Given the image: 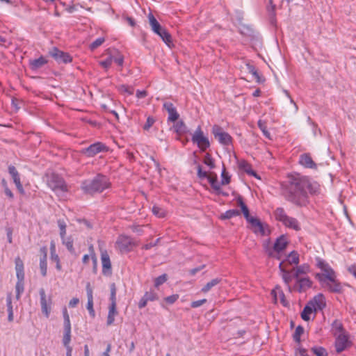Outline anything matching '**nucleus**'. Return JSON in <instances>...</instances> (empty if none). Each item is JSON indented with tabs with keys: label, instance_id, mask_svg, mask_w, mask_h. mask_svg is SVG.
Returning a JSON list of instances; mask_svg holds the SVG:
<instances>
[{
	"label": "nucleus",
	"instance_id": "6e6d98bb",
	"mask_svg": "<svg viewBox=\"0 0 356 356\" xmlns=\"http://www.w3.org/2000/svg\"><path fill=\"white\" fill-rule=\"evenodd\" d=\"M58 225L60 229V235L61 238L65 236L66 234V224L64 220L59 219L58 220Z\"/></svg>",
	"mask_w": 356,
	"mask_h": 356
},
{
	"label": "nucleus",
	"instance_id": "f257e3e1",
	"mask_svg": "<svg viewBox=\"0 0 356 356\" xmlns=\"http://www.w3.org/2000/svg\"><path fill=\"white\" fill-rule=\"evenodd\" d=\"M320 193V186L307 177H292L282 184V194L285 200L298 207H306L309 203V195Z\"/></svg>",
	"mask_w": 356,
	"mask_h": 356
},
{
	"label": "nucleus",
	"instance_id": "864d4df0",
	"mask_svg": "<svg viewBox=\"0 0 356 356\" xmlns=\"http://www.w3.org/2000/svg\"><path fill=\"white\" fill-rule=\"evenodd\" d=\"M168 277L166 274H163L154 280L155 287H159L167 281Z\"/></svg>",
	"mask_w": 356,
	"mask_h": 356
},
{
	"label": "nucleus",
	"instance_id": "9b49d317",
	"mask_svg": "<svg viewBox=\"0 0 356 356\" xmlns=\"http://www.w3.org/2000/svg\"><path fill=\"white\" fill-rule=\"evenodd\" d=\"M107 150L106 146L102 143L97 142L90 145L82 150L83 154L88 157L95 156L98 153Z\"/></svg>",
	"mask_w": 356,
	"mask_h": 356
},
{
	"label": "nucleus",
	"instance_id": "09e8293b",
	"mask_svg": "<svg viewBox=\"0 0 356 356\" xmlns=\"http://www.w3.org/2000/svg\"><path fill=\"white\" fill-rule=\"evenodd\" d=\"M258 127L261 129V131L263 132L264 135L268 138H270V133L267 130V126L265 122L262 120L258 121Z\"/></svg>",
	"mask_w": 356,
	"mask_h": 356
},
{
	"label": "nucleus",
	"instance_id": "b1692460",
	"mask_svg": "<svg viewBox=\"0 0 356 356\" xmlns=\"http://www.w3.org/2000/svg\"><path fill=\"white\" fill-rule=\"evenodd\" d=\"M40 252L42 254V256L40 259V269L41 274L43 277L47 275V248L42 247L40 248Z\"/></svg>",
	"mask_w": 356,
	"mask_h": 356
},
{
	"label": "nucleus",
	"instance_id": "f8f14e48",
	"mask_svg": "<svg viewBox=\"0 0 356 356\" xmlns=\"http://www.w3.org/2000/svg\"><path fill=\"white\" fill-rule=\"evenodd\" d=\"M8 172L9 175L10 176V177L12 178L13 183L15 184V186H16L17 189L18 190L19 193L22 195H24L25 191H24L22 184L21 183L20 175L18 172L16 168L13 165H8Z\"/></svg>",
	"mask_w": 356,
	"mask_h": 356
},
{
	"label": "nucleus",
	"instance_id": "423d86ee",
	"mask_svg": "<svg viewBox=\"0 0 356 356\" xmlns=\"http://www.w3.org/2000/svg\"><path fill=\"white\" fill-rule=\"evenodd\" d=\"M274 216L277 220L281 222L288 228L293 229L296 231L300 229V225L298 220L295 218L287 216L282 207L277 208L274 211Z\"/></svg>",
	"mask_w": 356,
	"mask_h": 356
},
{
	"label": "nucleus",
	"instance_id": "ea45409f",
	"mask_svg": "<svg viewBox=\"0 0 356 356\" xmlns=\"http://www.w3.org/2000/svg\"><path fill=\"white\" fill-rule=\"evenodd\" d=\"M174 129L178 134H183L187 132L188 129L183 121H179L174 125Z\"/></svg>",
	"mask_w": 356,
	"mask_h": 356
},
{
	"label": "nucleus",
	"instance_id": "bf43d9fd",
	"mask_svg": "<svg viewBox=\"0 0 356 356\" xmlns=\"http://www.w3.org/2000/svg\"><path fill=\"white\" fill-rule=\"evenodd\" d=\"M1 183L3 184V186L4 187V193L6 196H8L10 199H13L14 195L10 189H9L7 186V183L5 181L4 179L1 180Z\"/></svg>",
	"mask_w": 356,
	"mask_h": 356
},
{
	"label": "nucleus",
	"instance_id": "69168bd1",
	"mask_svg": "<svg viewBox=\"0 0 356 356\" xmlns=\"http://www.w3.org/2000/svg\"><path fill=\"white\" fill-rule=\"evenodd\" d=\"M178 298H179V295L173 294L172 296L165 298L164 300L167 303L172 305V304L175 303L178 300Z\"/></svg>",
	"mask_w": 356,
	"mask_h": 356
},
{
	"label": "nucleus",
	"instance_id": "0e129e2a",
	"mask_svg": "<svg viewBox=\"0 0 356 356\" xmlns=\"http://www.w3.org/2000/svg\"><path fill=\"white\" fill-rule=\"evenodd\" d=\"M197 177L200 179H204L208 178L209 175H208V173L206 171H203L202 169V166L200 165H197Z\"/></svg>",
	"mask_w": 356,
	"mask_h": 356
},
{
	"label": "nucleus",
	"instance_id": "bb28decb",
	"mask_svg": "<svg viewBox=\"0 0 356 356\" xmlns=\"http://www.w3.org/2000/svg\"><path fill=\"white\" fill-rule=\"evenodd\" d=\"M15 270L17 280H24V264L19 257L15 259Z\"/></svg>",
	"mask_w": 356,
	"mask_h": 356
},
{
	"label": "nucleus",
	"instance_id": "680f3d73",
	"mask_svg": "<svg viewBox=\"0 0 356 356\" xmlns=\"http://www.w3.org/2000/svg\"><path fill=\"white\" fill-rule=\"evenodd\" d=\"M221 177H222V180H221L222 185H226L230 182V177L226 173L225 169H223L222 174H221Z\"/></svg>",
	"mask_w": 356,
	"mask_h": 356
},
{
	"label": "nucleus",
	"instance_id": "473e14b6",
	"mask_svg": "<svg viewBox=\"0 0 356 356\" xmlns=\"http://www.w3.org/2000/svg\"><path fill=\"white\" fill-rule=\"evenodd\" d=\"M314 312V308L309 304L307 303L302 312H301V318L305 321H308L310 320V314L312 313H313Z\"/></svg>",
	"mask_w": 356,
	"mask_h": 356
},
{
	"label": "nucleus",
	"instance_id": "7ed1b4c3",
	"mask_svg": "<svg viewBox=\"0 0 356 356\" xmlns=\"http://www.w3.org/2000/svg\"><path fill=\"white\" fill-rule=\"evenodd\" d=\"M111 186L108 178L102 175L98 174L92 179H88L81 182V188L84 193L93 195L102 193Z\"/></svg>",
	"mask_w": 356,
	"mask_h": 356
},
{
	"label": "nucleus",
	"instance_id": "6ab92c4d",
	"mask_svg": "<svg viewBox=\"0 0 356 356\" xmlns=\"http://www.w3.org/2000/svg\"><path fill=\"white\" fill-rule=\"evenodd\" d=\"M163 108L168 113V121L175 122L179 118V114L177 111L176 107L174 104L170 102H165L163 103Z\"/></svg>",
	"mask_w": 356,
	"mask_h": 356
},
{
	"label": "nucleus",
	"instance_id": "e433bc0d",
	"mask_svg": "<svg viewBox=\"0 0 356 356\" xmlns=\"http://www.w3.org/2000/svg\"><path fill=\"white\" fill-rule=\"evenodd\" d=\"M241 214V212L237 209H229L225 213H222L220 218L222 220L230 219L233 217L238 216Z\"/></svg>",
	"mask_w": 356,
	"mask_h": 356
},
{
	"label": "nucleus",
	"instance_id": "c85d7f7f",
	"mask_svg": "<svg viewBox=\"0 0 356 356\" xmlns=\"http://www.w3.org/2000/svg\"><path fill=\"white\" fill-rule=\"evenodd\" d=\"M287 245V241L284 236L279 237L274 243L273 249L275 251L280 252L284 250Z\"/></svg>",
	"mask_w": 356,
	"mask_h": 356
},
{
	"label": "nucleus",
	"instance_id": "49530a36",
	"mask_svg": "<svg viewBox=\"0 0 356 356\" xmlns=\"http://www.w3.org/2000/svg\"><path fill=\"white\" fill-rule=\"evenodd\" d=\"M110 290H111V296L110 301L111 304H114L116 305V286L115 283H112L110 284Z\"/></svg>",
	"mask_w": 356,
	"mask_h": 356
},
{
	"label": "nucleus",
	"instance_id": "39448f33",
	"mask_svg": "<svg viewBox=\"0 0 356 356\" xmlns=\"http://www.w3.org/2000/svg\"><path fill=\"white\" fill-rule=\"evenodd\" d=\"M149 23L152 31L159 35L162 40L168 46L172 43V37L168 31L162 27L159 22L156 20L152 13H149L147 16Z\"/></svg>",
	"mask_w": 356,
	"mask_h": 356
},
{
	"label": "nucleus",
	"instance_id": "3c124183",
	"mask_svg": "<svg viewBox=\"0 0 356 356\" xmlns=\"http://www.w3.org/2000/svg\"><path fill=\"white\" fill-rule=\"evenodd\" d=\"M303 332H304V328L300 325L298 326L296 328V330H295V332L293 334L294 341L296 342H300V336L303 334Z\"/></svg>",
	"mask_w": 356,
	"mask_h": 356
},
{
	"label": "nucleus",
	"instance_id": "4c0bfd02",
	"mask_svg": "<svg viewBox=\"0 0 356 356\" xmlns=\"http://www.w3.org/2000/svg\"><path fill=\"white\" fill-rule=\"evenodd\" d=\"M24 280H17V282L15 285L17 300H19L20 298L22 293L24 292Z\"/></svg>",
	"mask_w": 356,
	"mask_h": 356
},
{
	"label": "nucleus",
	"instance_id": "c756f323",
	"mask_svg": "<svg viewBox=\"0 0 356 356\" xmlns=\"http://www.w3.org/2000/svg\"><path fill=\"white\" fill-rule=\"evenodd\" d=\"M294 278L300 277L301 275H305L309 272V266L307 264L298 266L296 268H293Z\"/></svg>",
	"mask_w": 356,
	"mask_h": 356
},
{
	"label": "nucleus",
	"instance_id": "20e7f679",
	"mask_svg": "<svg viewBox=\"0 0 356 356\" xmlns=\"http://www.w3.org/2000/svg\"><path fill=\"white\" fill-rule=\"evenodd\" d=\"M47 185L58 196L63 197L68 191V187L63 178L56 173L47 175Z\"/></svg>",
	"mask_w": 356,
	"mask_h": 356
},
{
	"label": "nucleus",
	"instance_id": "13d9d810",
	"mask_svg": "<svg viewBox=\"0 0 356 356\" xmlns=\"http://www.w3.org/2000/svg\"><path fill=\"white\" fill-rule=\"evenodd\" d=\"M119 90L122 92H126L130 95L134 94V88L131 87V86H128L127 85L120 86Z\"/></svg>",
	"mask_w": 356,
	"mask_h": 356
},
{
	"label": "nucleus",
	"instance_id": "58836bf2",
	"mask_svg": "<svg viewBox=\"0 0 356 356\" xmlns=\"http://www.w3.org/2000/svg\"><path fill=\"white\" fill-rule=\"evenodd\" d=\"M6 304H7V312H8V320L9 322H12L13 321V310L12 305L11 296H8L6 298Z\"/></svg>",
	"mask_w": 356,
	"mask_h": 356
},
{
	"label": "nucleus",
	"instance_id": "a19ab883",
	"mask_svg": "<svg viewBox=\"0 0 356 356\" xmlns=\"http://www.w3.org/2000/svg\"><path fill=\"white\" fill-rule=\"evenodd\" d=\"M111 55L113 56V62H115L120 67L123 65L124 57L118 50H115L113 54Z\"/></svg>",
	"mask_w": 356,
	"mask_h": 356
},
{
	"label": "nucleus",
	"instance_id": "79ce46f5",
	"mask_svg": "<svg viewBox=\"0 0 356 356\" xmlns=\"http://www.w3.org/2000/svg\"><path fill=\"white\" fill-rule=\"evenodd\" d=\"M247 67H248V70L249 72L251 73L253 75V76L257 80V81L259 82V83H261V77L259 74L256 67L254 65H250V64L247 65Z\"/></svg>",
	"mask_w": 356,
	"mask_h": 356
},
{
	"label": "nucleus",
	"instance_id": "5701e85b",
	"mask_svg": "<svg viewBox=\"0 0 356 356\" xmlns=\"http://www.w3.org/2000/svg\"><path fill=\"white\" fill-rule=\"evenodd\" d=\"M242 18H243L242 13H238V19L240 22V25L238 26V31H239L241 35L247 36V37H250V38L253 37L254 30L250 26H248V25H245L243 24H241V21Z\"/></svg>",
	"mask_w": 356,
	"mask_h": 356
},
{
	"label": "nucleus",
	"instance_id": "7c9ffc66",
	"mask_svg": "<svg viewBox=\"0 0 356 356\" xmlns=\"http://www.w3.org/2000/svg\"><path fill=\"white\" fill-rule=\"evenodd\" d=\"M118 314L116 305L114 304H110L108 307V314L107 317V325H111L113 323L115 320V316Z\"/></svg>",
	"mask_w": 356,
	"mask_h": 356
},
{
	"label": "nucleus",
	"instance_id": "8fccbe9b",
	"mask_svg": "<svg viewBox=\"0 0 356 356\" xmlns=\"http://www.w3.org/2000/svg\"><path fill=\"white\" fill-rule=\"evenodd\" d=\"M113 63V56L110 55L107 58L99 62V65L107 70Z\"/></svg>",
	"mask_w": 356,
	"mask_h": 356
},
{
	"label": "nucleus",
	"instance_id": "0eeeda50",
	"mask_svg": "<svg viewBox=\"0 0 356 356\" xmlns=\"http://www.w3.org/2000/svg\"><path fill=\"white\" fill-rule=\"evenodd\" d=\"M192 142L197 144L201 151L204 152L210 147L209 138L204 135L200 126H198L192 136Z\"/></svg>",
	"mask_w": 356,
	"mask_h": 356
},
{
	"label": "nucleus",
	"instance_id": "a211bd4d",
	"mask_svg": "<svg viewBox=\"0 0 356 356\" xmlns=\"http://www.w3.org/2000/svg\"><path fill=\"white\" fill-rule=\"evenodd\" d=\"M247 222L250 224L251 228L254 233H259L262 236L266 235L264 225L259 218L252 216Z\"/></svg>",
	"mask_w": 356,
	"mask_h": 356
},
{
	"label": "nucleus",
	"instance_id": "c9c22d12",
	"mask_svg": "<svg viewBox=\"0 0 356 356\" xmlns=\"http://www.w3.org/2000/svg\"><path fill=\"white\" fill-rule=\"evenodd\" d=\"M152 213L154 216H156L158 218H164L166 216V211L158 206V205H154L152 209Z\"/></svg>",
	"mask_w": 356,
	"mask_h": 356
},
{
	"label": "nucleus",
	"instance_id": "a18cd8bd",
	"mask_svg": "<svg viewBox=\"0 0 356 356\" xmlns=\"http://www.w3.org/2000/svg\"><path fill=\"white\" fill-rule=\"evenodd\" d=\"M203 162L205 165L209 166L210 169H213L215 168L214 161L209 153L205 154Z\"/></svg>",
	"mask_w": 356,
	"mask_h": 356
},
{
	"label": "nucleus",
	"instance_id": "ddd939ff",
	"mask_svg": "<svg viewBox=\"0 0 356 356\" xmlns=\"http://www.w3.org/2000/svg\"><path fill=\"white\" fill-rule=\"evenodd\" d=\"M101 252V261L102 265V273L104 275H111L112 273L111 270V262L108 253L106 250L100 249Z\"/></svg>",
	"mask_w": 356,
	"mask_h": 356
},
{
	"label": "nucleus",
	"instance_id": "1a4fd4ad",
	"mask_svg": "<svg viewBox=\"0 0 356 356\" xmlns=\"http://www.w3.org/2000/svg\"><path fill=\"white\" fill-rule=\"evenodd\" d=\"M39 294L42 312L47 318H49L52 305L51 298L50 297L47 298L45 291L42 288L40 289Z\"/></svg>",
	"mask_w": 356,
	"mask_h": 356
},
{
	"label": "nucleus",
	"instance_id": "37998d69",
	"mask_svg": "<svg viewBox=\"0 0 356 356\" xmlns=\"http://www.w3.org/2000/svg\"><path fill=\"white\" fill-rule=\"evenodd\" d=\"M63 245H65L67 249L72 253L74 252V249L73 247V241L71 238H65L64 236L63 238H61Z\"/></svg>",
	"mask_w": 356,
	"mask_h": 356
},
{
	"label": "nucleus",
	"instance_id": "cd10ccee",
	"mask_svg": "<svg viewBox=\"0 0 356 356\" xmlns=\"http://www.w3.org/2000/svg\"><path fill=\"white\" fill-rule=\"evenodd\" d=\"M284 266L288 268L289 265H298L299 263V254L295 251H292L284 261Z\"/></svg>",
	"mask_w": 356,
	"mask_h": 356
},
{
	"label": "nucleus",
	"instance_id": "4d7b16f0",
	"mask_svg": "<svg viewBox=\"0 0 356 356\" xmlns=\"http://www.w3.org/2000/svg\"><path fill=\"white\" fill-rule=\"evenodd\" d=\"M144 297L146 298V300L148 302L149 301H154L158 299L157 294L153 291H149L146 292L144 294Z\"/></svg>",
	"mask_w": 356,
	"mask_h": 356
},
{
	"label": "nucleus",
	"instance_id": "c03bdc74",
	"mask_svg": "<svg viewBox=\"0 0 356 356\" xmlns=\"http://www.w3.org/2000/svg\"><path fill=\"white\" fill-rule=\"evenodd\" d=\"M312 351L316 356H327L326 350L321 346L313 347Z\"/></svg>",
	"mask_w": 356,
	"mask_h": 356
},
{
	"label": "nucleus",
	"instance_id": "aec40b11",
	"mask_svg": "<svg viewBox=\"0 0 356 356\" xmlns=\"http://www.w3.org/2000/svg\"><path fill=\"white\" fill-rule=\"evenodd\" d=\"M86 293H87V298H88V302H87L86 307L89 312L90 316L94 318L95 316V312L93 309L92 289L91 288L90 283H88L86 284Z\"/></svg>",
	"mask_w": 356,
	"mask_h": 356
},
{
	"label": "nucleus",
	"instance_id": "052dcab7",
	"mask_svg": "<svg viewBox=\"0 0 356 356\" xmlns=\"http://www.w3.org/2000/svg\"><path fill=\"white\" fill-rule=\"evenodd\" d=\"M154 122H155L154 118L152 116H149L147 119L146 123L143 126V129L146 130V131L149 130L150 129V127L154 124Z\"/></svg>",
	"mask_w": 356,
	"mask_h": 356
},
{
	"label": "nucleus",
	"instance_id": "5fc2aeb1",
	"mask_svg": "<svg viewBox=\"0 0 356 356\" xmlns=\"http://www.w3.org/2000/svg\"><path fill=\"white\" fill-rule=\"evenodd\" d=\"M105 41L104 38H98L95 41H93L90 44V49L91 50H95L97 47H99L100 45L103 44V42Z\"/></svg>",
	"mask_w": 356,
	"mask_h": 356
},
{
	"label": "nucleus",
	"instance_id": "4468645a",
	"mask_svg": "<svg viewBox=\"0 0 356 356\" xmlns=\"http://www.w3.org/2000/svg\"><path fill=\"white\" fill-rule=\"evenodd\" d=\"M116 243L122 252H129L134 245L132 238L124 235L118 237Z\"/></svg>",
	"mask_w": 356,
	"mask_h": 356
},
{
	"label": "nucleus",
	"instance_id": "603ef678",
	"mask_svg": "<svg viewBox=\"0 0 356 356\" xmlns=\"http://www.w3.org/2000/svg\"><path fill=\"white\" fill-rule=\"evenodd\" d=\"M332 327L335 330V335H338L339 333H344L343 325L339 321H335L332 324Z\"/></svg>",
	"mask_w": 356,
	"mask_h": 356
},
{
	"label": "nucleus",
	"instance_id": "9d476101",
	"mask_svg": "<svg viewBox=\"0 0 356 356\" xmlns=\"http://www.w3.org/2000/svg\"><path fill=\"white\" fill-rule=\"evenodd\" d=\"M295 279L296 281L292 289L293 291L299 293H303L310 289L312 286V282L309 277H298Z\"/></svg>",
	"mask_w": 356,
	"mask_h": 356
},
{
	"label": "nucleus",
	"instance_id": "338daca9",
	"mask_svg": "<svg viewBox=\"0 0 356 356\" xmlns=\"http://www.w3.org/2000/svg\"><path fill=\"white\" fill-rule=\"evenodd\" d=\"M207 299H202L196 301H193L191 302V307L197 308L202 306L203 304L207 302Z\"/></svg>",
	"mask_w": 356,
	"mask_h": 356
},
{
	"label": "nucleus",
	"instance_id": "a878e982",
	"mask_svg": "<svg viewBox=\"0 0 356 356\" xmlns=\"http://www.w3.org/2000/svg\"><path fill=\"white\" fill-rule=\"evenodd\" d=\"M47 63V59L43 56H40L37 59L30 60L29 66L32 70L35 71L42 67Z\"/></svg>",
	"mask_w": 356,
	"mask_h": 356
},
{
	"label": "nucleus",
	"instance_id": "f03ea898",
	"mask_svg": "<svg viewBox=\"0 0 356 356\" xmlns=\"http://www.w3.org/2000/svg\"><path fill=\"white\" fill-rule=\"evenodd\" d=\"M316 266L323 271V273H317L316 275L321 284L331 292H340L342 287L337 281L336 273L331 266L321 259H317Z\"/></svg>",
	"mask_w": 356,
	"mask_h": 356
},
{
	"label": "nucleus",
	"instance_id": "72a5a7b5",
	"mask_svg": "<svg viewBox=\"0 0 356 356\" xmlns=\"http://www.w3.org/2000/svg\"><path fill=\"white\" fill-rule=\"evenodd\" d=\"M240 168L243 170L248 175L254 176L257 179H260L257 173L252 169L251 165L245 161H242L240 163Z\"/></svg>",
	"mask_w": 356,
	"mask_h": 356
},
{
	"label": "nucleus",
	"instance_id": "6e6552de",
	"mask_svg": "<svg viewBox=\"0 0 356 356\" xmlns=\"http://www.w3.org/2000/svg\"><path fill=\"white\" fill-rule=\"evenodd\" d=\"M212 134L214 138L222 145H229L232 144V138L231 136L223 131L222 128L217 124L212 127Z\"/></svg>",
	"mask_w": 356,
	"mask_h": 356
},
{
	"label": "nucleus",
	"instance_id": "e2e57ef3",
	"mask_svg": "<svg viewBox=\"0 0 356 356\" xmlns=\"http://www.w3.org/2000/svg\"><path fill=\"white\" fill-rule=\"evenodd\" d=\"M51 259L52 261L55 262L56 263V268L58 270H61V265H60V259H59V257L57 254H52V255H51Z\"/></svg>",
	"mask_w": 356,
	"mask_h": 356
},
{
	"label": "nucleus",
	"instance_id": "f3484780",
	"mask_svg": "<svg viewBox=\"0 0 356 356\" xmlns=\"http://www.w3.org/2000/svg\"><path fill=\"white\" fill-rule=\"evenodd\" d=\"M308 303L314 308V312L323 310L326 306L325 298L321 293L314 296Z\"/></svg>",
	"mask_w": 356,
	"mask_h": 356
},
{
	"label": "nucleus",
	"instance_id": "774afa93",
	"mask_svg": "<svg viewBox=\"0 0 356 356\" xmlns=\"http://www.w3.org/2000/svg\"><path fill=\"white\" fill-rule=\"evenodd\" d=\"M296 356H309V355L307 354L306 349L299 348L296 353Z\"/></svg>",
	"mask_w": 356,
	"mask_h": 356
},
{
	"label": "nucleus",
	"instance_id": "393cba45",
	"mask_svg": "<svg viewBox=\"0 0 356 356\" xmlns=\"http://www.w3.org/2000/svg\"><path fill=\"white\" fill-rule=\"evenodd\" d=\"M207 179H208L209 184H211V186L216 192L217 194H218V195L222 194L224 196L227 195V193L222 192L221 188H220L221 184H220L218 181V177L216 174H214L213 175H209V177L207 178Z\"/></svg>",
	"mask_w": 356,
	"mask_h": 356
},
{
	"label": "nucleus",
	"instance_id": "f704fd0d",
	"mask_svg": "<svg viewBox=\"0 0 356 356\" xmlns=\"http://www.w3.org/2000/svg\"><path fill=\"white\" fill-rule=\"evenodd\" d=\"M221 282V279L215 278L209 282L202 289V292L207 293L209 291L213 286H216Z\"/></svg>",
	"mask_w": 356,
	"mask_h": 356
},
{
	"label": "nucleus",
	"instance_id": "de8ad7c7",
	"mask_svg": "<svg viewBox=\"0 0 356 356\" xmlns=\"http://www.w3.org/2000/svg\"><path fill=\"white\" fill-rule=\"evenodd\" d=\"M70 341H71V331H64L63 343L64 346L66 348V349H68V348H72L69 345L70 343Z\"/></svg>",
	"mask_w": 356,
	"mask_h": 356
},
{
	"label": "nucleus",
	"instance_id": "2f4dec72",
	"mask_svg": "<svg viewBox=\"0 0 356 356\" xmlns=\"http://www.w3.org/2000/svg\"><path fill=\"white\" fill-rule=\"evenodd\" d=\"M236 202L238 206L241 207V211L243 213L245 220H248L250 219L252 216L250 215L249 209L241 196L236 199Z\"/></svg>",
	"mask_w": 356,
	"mask_h": 356
},
{
	"label": "nucleus",
	"instance_id": "4be33fe9",
	"mask_svg": "<svg viewBox=\"0 0 356 356\" xmlns=\"http://www.w3.org/2000/svg\"><path fill=\"white\" fill-rule=\"evenodd\" d=\"M299 163L307 168H316V164L312 160L309 154H303L300 156Z\"/></svg>",
	"mask_w": 356,
	"mask_h": 356
},
{
	"label": "nucleus",
	"instance_id": "dca6fc26",
	"mask_svg": "<svg viewBox=\"0 0 356 356\" xmlns=\"http://www.w3.org/2000/svg\"><path fill=\"white\" fill-rule=\"evenodd\" d=\"M279 268L282 272V277L284 283L288 286L289 291H291L293 288L290 286L289 284L291 282L292 278H294L293 269L291 270H289L288 268L284 266V261L280 262Z\"/></svg>",
	"mask_w": 356,
	"mask_h": 356
},
{
	"label": "nucleus",
	"instance_id": "2eb2a0df",
	"mask_svg": "<svg viewBox=\"0 0 356 356\" xmlns=\"http://www.w3.org/2000/svg\"><path fill=\"white\" fill-rule=\"evenodd\" d=\"M50 55L59 63H68L72 61V57L70 54L59 50L56 47L52 49Z\"/></svg>",
	"mask_w": 356,
	"mask_h": 356
},
{
	"label": "nucleus",
	"instance_id": "412c9836",
	"mask_svg": "<svg viewBox=\"0 0 356 356\" xmlns=\"http://www.w3.org/2000/svg\"><path fill=\"white\" fill-rule=\"evenodd\" d=\"M348 343V338L344 333H339L337 335L335 346L338 353H341L345 350Z\"/></svg>",
	"mask_w": 356,
	"mask_h": 356
}]
</instances>
